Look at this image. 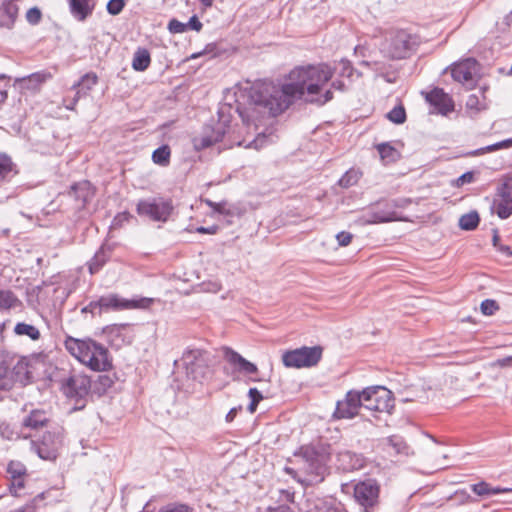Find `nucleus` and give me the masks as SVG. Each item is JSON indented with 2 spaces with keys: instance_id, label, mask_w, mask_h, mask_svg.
Returning <instances> with one entry per match:
<instances>
[{
  "instance_id": "nucleus-26",
  "label": "nucleus",
  "mask_w": 512,
  "mask_h": 512,
  "mask_svg": "<svg viewBox=\"0 0 512 512\" xmlns=\"http://www.w3.org/2000/svg\"><path fill=\"white\" fill-rule=\"evenodd\" d=\"M338 461L343 470H359L365 466V458L361 454L345 450L338 453Z\"/></svg>"
},
{
  "instance_id": "nucleus-25",
  "label": "nucleus",
  "mask_w": 512,
  "mask_h": 512,
  "mask_svg": "<svg viewBox=\"0 0 512 512\" xmlns=\"http://www.w3.org/2000/svg\"><path fill=\"white\" fill-rule=\"evenodd\" d=\"M128 325L127 324H112L108 325L103 329L104 335L108 340L117 346L124 343H130L131 339L127 336Z\"/></svg>"
},
{
  "instance_id": "nucleus-7",
  "label": "nucleus",
  "mask_w": 512,
  "mask_h": 512,
  "mask_svg": "<svg viewBox=\"0 0 512 512\" xmlns=\"http://www.w3.org/2000/svg\"><path fill=\"white\" fill-rule=\"evenodd\" d=\"M173 209L172 200L164 197L140 199L136 205V212L140 217L162 223L169 220Z\"/></svg>"
},
{
  "instance_id": "nucleus-37",
  "label": "nucleus",
  "mask_w": 512,
  "mask_h": 512,
  "mask_svg": "<svg viewBox=\"0 0 512 512\" xmlns=\"http://www.w3.org/2000/svg\"><path fill=\"white\" fill-rule=\"evenodd\" d=\"M51 77L49 72L40 71L30 74L27 77L22 78V82L25 83L27 88H36L37 86L44 83Z\"/></svg>"
},
{
  "instance_id": "nucleus-35",
  "label": "nucleus",
  "mask_w": 512,
  "mask_h": 512,
  "mask_svg": "<svg viewBox=\"0 0 512 512\" xmlns=\"http://www.w3.org/2000/svg\"><path fill=\"white\" fill-rule=\"evenodd\" d=\"M480 217L477 211H471L462 215L459 219V227L465 231H472L479 225Z\"/></svg>"
},
{
  "instance_id": "nucleus-58",
  "label": "nucleus",
  "mask_w": 512,
  "mask_h": 512,
  "mask_svg": "<svg viewBox=\"0 0 512 512\" xmlns=\"http://www.w3.org/2000/svg\"><path fill=\"white\" fill-rule=\"evenodd\" d=\"M340 64L342 66V69L340 71V75L343 76V77H348V78L351 77L352 74H353L354 69H353L350 61L342 60Z\"/></svg>"
},
{
  "instance_id": "nucleus-17",
  "label": "nucleus",
  "mask_w": 512,
  "mask_h": 512,
  "mask_svg": "<svg viewBox=\"0 0 512 512\" xmlns=\"http://www.w3.org/2000/svg\"><path fill=\"white\" fill-rule=\"evenodd\" d=\"M95 188L88 180H82L72 184L67 192L75 202L77 210H83L95 196Z\"/></svg>"
},
{
  "instance_id": "nucleus-32",
  "label": "nucleus",
  "mask_w": 512,
  "mask_h": 512,
  "mask_svg": "<svg viewBox=\"0 0 512 512\" xmlns=\"http://www.w3.org/2000/svg\"><path fill=\"white\" fill-rule=\"evenodd\" d=\"M114 379L108 374H100L97 378L92 381V390L97 395L101 396L112 387Z\"/></svg>"
},
{
  "instance_id": "nucleus-20",
  "label": "nucleus",
  "mask_w": 512,
  "mask_h": 512,
  "mask_svg": "<svg viewBox=\"0 0 512 512\" xmlns=\"http://www.w3.org/2000/svg\"><path fill=\"white\" fill-rule=\"evenodd\" d=\"M355 500L365 508L373 507L379 497V486L376 482H357L354 486Z\"/></svg>"
},
{
  "instance_id": "nucleus-41",
  "label": "nucleus",
  "mask_w": 512,
  "mask_h": 512,
  "mask_svg": "<svg viewBox=\"0 0 512 512\" xmlns=\"http://www.w3.org/2000/svg\"><path fill=\"white\" fill-rule=\"evenodd\" d=\"M203 202L212 209L213 213H217L220 215L229 216L232 214L231 210L228 209L227 202L221 201V202H214L210 199H204Z\"/></svg>"
},
{
  "instance_id": "nucleus-1",
  "label": "nucleus",
  "mask_w": 512,
  "mask_h": 512,
  "mask_svg": "<svg viewBox=\"0 0 512 512\" xmlns=\"http://www.w3.org/2000/svg\"><path fill=\"white\" fill-rule=\"evenodd\" d=\"M333 74L331 67L325 63L296 67L289 73V82L281 87L271 83L251 86L247 104L238 102L236 111L247 128L252 125L257 128L264 119L278 116L305 94L306 101L325 105L333 99V92L326 90L321 93V90Z\"/></svg>"
},
{
  "instance_id": "nucleus-45",
  "label": "nucleus",
  "mask_w": 512,
  "mask_h": 512,
  "mask_svg": "<svg viewBox=\"0 0 512 512\" xmlns=\"http://www.w3.org/2000/svg\"><path fill=\"white\" fill-rule=\"evenodd\" d=\"M480 309L484 315L491 316L500 309V306L497 301L493 299H485L481 302Z\"/></svg>"
},
{
  "instance_id": "nucleus-34",
  "label": "nucleus",
  "mask_w": 512,
  "mask_h": 512,
  "mask_svg": "<svg viewBox=\"0 0 512 512\" xmlns=\"http://www.w3.org/2000/svg\"><path fill=\"white\" fill-rule=\"evenodd\" d=\"M171 149L168 145H161L152 153V161L162 167L170 164Z\"/></svg>"
},
{
  "instance_id": "nucleus-8",
  "label": "nucleus",
  "mask_w": 512,
  "mask_h": 512,
  "mask_svg": "<svg viewBox=\"0 0 512 512\" xmlns=\"http://www.w3.org/2000/svg\"><path fill=\"white\" fill-rule=\"evenodd\" d=\"M182 362L188 379L202 382L210 377L207 352L201 349H187L182 355Z\"/></svg>"
},
{
  "instance_id": "nucleus-62",
  "label": "nucleus",
  "mask_w": 512,
  "mask_h": 512,
  "mask_svg": "<svg viewBox=\"0 0 512 512\" xmlns=\"http://www.w3.org/2000/svg\"><path fill=\"white\" fill-rule=\"evenodd\" d=\"M325 506L327 507V512H343L344 508L341 505V503H336L335 501H332L330 504L326 503Z\"/></svg>"
},
{
  "instance_id": "nucleus-53",
  "label": "nucleus",
  "mask_w": 512,
  "mask_h": 512,
  "mask_svg": "<svg viewBox=\"0 0 512 512\" xmlns=\"http://www.w3.org/2000/svg\"><path fill=\"white\" fill-rule=\"evenodd\" d=\"M26 482H10L9 491L15 497H23L26 493L25 490Z\"/></svg>"
},
{
  "instance_id": "nucleus-27",
  "label": "nucleus",
  "mask_w": 512,
  "mask_h": 512,
  "mask_svg": "<svg viewBox=\"0 0 512 512\" xmlns=\"http://www.w3.org/2000/svg\"><path fill=\"white\" fill-rule=\"evenodd\" d=\"M10 359V352L0 350V390H8L12 387Z\"/></svg>"
},
{
  "instance_id": "nucleus-63",
  "label": "nucleus",
  "mask_w": 512,
  "mask_h": 512,
  "mask_svg": "<svg viewBox=\"0 0 512 512\" xmlns=\"http://www.w3.org/2000/svg\"><path fill=\"white\" fill-rule=\"evenodd\" d=\"M196 231L201 234H215L218 231V226L213 225L210 227L200 226L196 228Z\"/></svg>"
},
{
  "instance_id": "nucleus-12",
  "label": "nucleus",
  "mask_w": 512,
  "mask_h": 512,
  "mask_svg": "<svg viewBox=\"0 0 512 512\" xmlns=\"http://www.w3.org/2000/svg\"><path fill=\"white\" fill-rule=\"evenodd\" d=\"M323 348L319 345L302 346L282 354L283 365L287 368H303L316 366L322 359Z\"/></svg>"
},
{
  "instance_id": "nucleus-60",
  "label": "nucleus",
  "mask_w": 512,
  "mask_h": 512,
  "mask_svg": "<svg viewBox=\"0 0 512 512\" xmlns=\"http://www.w3.org/2000/svg\"><path fill=\"white\" fill-rule=\"evenodd\" d=\"M280 493V500L287 501V502H294V495L295 493L293 491H290L288 489H282L279 491Z\"/></svg>"
},
{
  "instance_id": "nucleus-13",
  "label": "nucleus",
  "mask_w": 512,
  "mask_h": 512,
  "mask_svg": "<svg viewBox=\"0 0 512 512\" xmlns=\"http://www.w3.org/2000/svg\"><path fill=\"white\" fill-rule=\"evenodd\" d=\"M100 315L108 312L130 310L136 308H148L152 303V298L141 297L138 299H126L116 293H109L98 298Z\"/></svg>"
},
{
  "instance_id": "nucleus-10",
  "label": "nucleus",
  "mask_w": 512,
  "mask_h": 512,
  "mask_svg": "<svg viewBox=\"0 0 512 512\" xmlns=\"http://www.w3.org/2000/svg\"><path fill=\"white\" fill-rule=\"evenodd\" d=\"M491 210L502 220L512 215V173L503 174L499 178Z\"/></svg>"
},
{
  "instance_id": "nucleus-36",
  "label": "nucleus",
  "mask_w": 512,
  "mask_h": 512,
  "mask_svg": "<svg viewBox=\"0 0 512 512\" xmlns=\"http://www.w3.org/2000/svg\"><path fill=\"white\" fill-rule=\"evenodd\" d=\"M20 303L17 296L11 290L0 289V310H10Z\"/></svg>"
},
{
  "instance_id": "nucleus-55",
  "label": "nucleus",
  "mask_w": 512,
  "mask_h": 512,
  "mask_svg": "<svg viewBox=\"0 0 512 512\" xmlns=\"http://www.w3.org/2000/svg\"><path fill=\"white\" fill-rule=\"evenodd\" d=\"M353 235L347 231H341L336 235L338 245L341 247L348 246L352 241Z\"/></svg>"
},
{
  "instance_id": "nucleus-6",
  "label": "nucleus",
  "mask_w": 512,
  "mask_h": 512,
  "mask_svg": "<svg viewBox=\"0 0 512 512\" xmlns=\"http://www.w3.org/2000/svg\"><path fill=\"white\" fill-rule=\"evenodd\" d=\"M294 456L301 459L310 474L324 480L330 460L329 447L321 443L302 445L294 452Z\"/></svg>"
},
{
  "instance_id": "nucleus-19",
  "label": "nucleus",
  "mask_w": 512,
  "mask_h": 512,
  "mask_svg": "<svg viewBox=\"0 0 512 512\" xmlns=\"http://www.w3.org/2000/svg\"><path fill=\"white\" fill-rule=\"evenodd\" d=\"M425 99L438 114L446 116L454 110L452 98L442 88H433L426 93Z\"/></svg>"
},
{
  "instance_id": "nucleus-24",
  "label": "nucleus",
  "mask_w": 512,
  "mask_h": 512,
  "mask_svg": "<svg viewBox=\"0 0 512 512\" xmlns=\"http://www.w3.org/2000/svg\"><path fill=\"white\" fill-rule=\"evenodd\" d=\"M68 4L70 14L79 22L90 17L96 6L95 0H68Z\"/></svg>"
},
{
  "instance_id": "nucleus-44",
  "label": "nucleus",
  "mask_w": 512,
  "mask_h": 512,
  "mask_svg": "<svg viewBox=\"0 0 512 512\" xmlns=\"http://www.w3.org/2000/svg\"><path fill=\"white\" fill-rule=\"evenodd\" d=\"M0 436L6 440H16L22 437L21 431L15 432L6 422L0 423Z\"/></svg>"
},
{
  "instance_id": "nucleus-21",
  "label": "nucleus",
  "mask_w": 512,
  "mask_h": 512,
  "mask_svg": "<svg viewBox=\"0 0 512 512\" xmlns=\"http://www.w3.org/2000/svg\"><path fill=\"white\" fill-rule=\"evenodd\" d=\"M10 370H11V376H12V385L15 382H18L20 384H27L30 382L32 375L29 371V362L25 357H21L17 354L10 352Z\"/></svg>"
},
{
  "instance_id": "nucleus-22",
  "label": "nucleus",
  "mask_w": 512,
  "mask_h": 512,
  "mask_svg": "<svg viewBox=\"0 0 512 512\" xmlns=\"http://www.w3.org/2000/svg\"><path fill=\"white\" fill-rule=\"evenodd\" d=\"M223 357L238 372L245 374H256L258 372V368L254 363L248 361L230 347L223 348Z\"/></svg>"
},
{
  "instance_id": "nucleus-56",
  "label": "nucleus",
  "mask_w": 512,
  "mask_h": 512,
  "mask_svg": "<svg viewBox=\"0 0 512 512\" xmlns=\"http://www.w3.org/2000/svg\"><path fill=\"white\" fill-rule=\"evenodd\" d=\"M475 179V174L473 171H467L460 175L456 180L457 186H463L464 184L472 183Z\"/></svg>"
},
{
  "instance_id": "nucleus-38",
  "label": "nucleus",
  "mask_w": 512,
  "mask_h": 512,
  "mask_svg": "<svg viewBox=\"0 0 512 512\" xmlns=\"http://www.w3.org/2000/svg\"><path fill=\"white\" fill-rule=\"evenodd\" d=\"M7 472L11 475L12 480L21 478L26 475V466L20 461H10L7 465Z\"/></svg>"
},
{
  "instance_id": "nucleus-16",
  "label": "nucleus",
  "mask_w": 512,
  "mask_h": 512,
  "mask_svg": "<svg viewBox=\"0 0 512 512\" xmlns=\"http://www.w3.org/2000/svg\"><path fill=\"white\" fill-rule=\"evenodd\" d=\"M362 407L361 392L350 390L343 400L336 403L333 416L337 419H352L358 415L359 409Z\"/></svg>"
},
{
  "instance_id": "nucleus-47",
  "label": "nucleus",
  "mask_w": 512,
  "mask_h": 512,
  "mask_svg": "<svg viewBox=\"0 0 512 512\" xmlns=\"http://www.w3.org/2000/svg\"><path fill=\"white\" fill-rule=\"evenodd\" d=\"M125 0H109L106 9L110 15H119L125 7Z\"/></svg>"
},
{
  "instance_id": "nucleus-57",
  "label": "nucleus",
  "mask_w": 512,
  "mask_h": 512,
  "mask_svg": "<svg viewBox=\"0 0 512 512\" xmlns=\"http://www.w3.org/2000/svg\"><path fill=\"white\" fill-rule=\"evenodd\" d=\"M186 25H187V30L191 29V30H194L197 32H199L203 27L201 21L198 19V17L196 15H193L192 17H190V19L186 23Z\"/></svg>"
},
{
  "instance_id": "nucleus-52",
  "label": "nucleus",
  "mask_w": 512,
  "mask_h": 512,
  "mask_svg": "<svg viewBox=\"0 0 512 512\" xmlns=\"http://www.w3.org/2000/svg\"><path fill=\"white\" fill-rule=\"evenodd\" d=\"M357 177L352 172H346L338 181V184L343 188H348L357 182Z\"/></svg>"
},
{
  "instance_id": "nucleus-61",
  "label": "nucleus",
  "mask_w": 512,
  "mask_h": 512,
  "mask_svg": "<svg viewBox=\"0 0 512 512\" xmlns=\"http://www.w3.org/2000/svg\"><path fill=\"white\" fill-rule=\"evenodd\" d=\"M80 98L82 97L75 92V96L71 100L68 101L67 99H64L65 108L68 110H74Z\"/></svg>"
},
{
  "instance_id": "nucleus-3",
  "label": "nucleus",
  "mask_w": 512,
  "mask_h": 512,
  "mask_svg": "<svg viewBox=\"0 0 512 512\" xmlns=\"http://www.w3.org/2000/svg\"><path fill=\"white\" fill-rule=\"evenodd\" d=\"M409 203L410 200L404 198L381 199L369 205L358 218V222L362 225H371L402 221L404 218L398 209L406 207Z\"/></svg>"
},
{
  "instance_id": "nucleus-42",
  "label": "nucleus",
  "mask_w": 512,
  "mask_h": 512,
  "mask_svg": "<svg viewBox=\"0 0 512 512\" xmlns=\"http://www.w3.org/2000/svg\"><path fill=\"white\" fill-rule=\"evenodd\" d=\"M248 397L250 398V403L247 407V410L251 414H253L256 411L257 406L260 403V401L263 400V395L257 388L253 387V388L249 389Z\"/></svg>"
},
{
  "instance_id": "nucleus-15",
  "label": "nucleus",
  "mask_w": 512,
  "mask_h": 512,
  "mask_svg": "<svg viewBox=\"0 0 512 512\" xmlns=\"http://www.w3.org/2000/svg\"><path fill=\"white\" fill-rule=\"evenodd\" d=\"M50 421L46 411L41 409H33L25 415L21 421V435L22 438L27 439L33 436L32 432L39 431L42 428L49 429L54 426Z\"/></svg>"
},
{
  "instance_id": "nucleus-23",
  "label": "nucleus",
  "mask_w": 512,
  "mask_h": 512,
  "mask_svg": "<svg viewBox=\"0 0 512 512\" xmlns=\"http://www.w3.org/2000/svg\"><path fill=\"white\" fill-rule=\"evenodd\" d=\"M116 247L115 243L105 241L99 249L95 252L94 256L87 263L90 274L98 273L103 266L109 261L111 255Z\"/></svg>"
},
{
  "instance_id": "nucleus-30",
  "label": "nucleus",
  "mask_w": 512,
  "mask_h": 512,
  "mask_svg": "<svg viewBox=\"0 0 512 512\" xmlns=\"http://www.w3.org/2000/svg\"><path fill=\"white\" fill-rule=\"evenodd\" d=\"M97 82V75L94 72H89L84 74L77 82H75L71 89L75 90V92L81 97H85L97 84Z\"/></svg>"
},
{
  "instance_id": "nucleus-31",
  "label": "nucleus",
  "mask_w": 512,
  "mask_h": 512,
  "mask_svg": "<svg viewBox=\"0 0 512 512\" xmlns=\"http://www.w3.org/2000/svg\"><path fill=\"white\" fill-rule=\"evenodd\" d=\"M150 63L151 56L149 51L146 48L139 47L134 53L132 68L135 71L143 72L149 67Z\"/></svg>"
},
{
  "instance_id": "nucleus-48",
  "label": "nucleus",
  "mask_w": 512,
  "mask_h": 512,
  "mask_svg": "<svg viewBox=\"0 0 512 512\" xmlns=\"http://www.w3.org/2000/svg\"><path fill=\"white\" fill-rule=\"evenodd\" d=\"M26 20L31 25H37L42 19V12L38 7H32L26 12Z\"/></svg>"
},
{
  "instance_id": "nucleus-43",
  "label": "nucleus",
  "mask_w": 512,
  "mask_h": 512,
  "mask_svg": "<svg viewBox=\"0 0 512 512\" xmlns=\"http://www.w3.org/2000/svg\"><path fill=\"white\" fill-rule=\"evenodd\" d=\"M387 445L394 449V451L399 453H404L407 449V445L402 437L393 435L387 438Z\"/></svg>"
},
{
  "instance_id": "nucleus-2",
  "label": "nucleus",
  "mask_w": 512,
  "mask_h": 512,
  "mask_svg": "<svg viewBox=\"0 0 512 512\" xmlns=\"http://www.w3.org/2000/svg\"><path fill=\"white\" fill-rule=\"evenodd\" d=\"M64 345L73 357L91 370L107 371L112 366L107 348L90 338L81 340L68 336Z\"/></svg>"
},
{
  "instance_id": "nucleus-51",
  "label": "nucleus",
  "mask_w": 512,
  "mask_h": 512,
  "mask_svg": "<svg viewBox=\"0 0 512 512\" xmlns=\"http://www.w3.org/2000/svg\"><path fill=\"white\" fill-rule=\"evenodd\" d=\"M131 218H132V215L128 211L120 212V213L116 214V216L113 218L112 226L114 228H120L125 223L129 222Z\"/></svg>"
},
{
  "instance_id": "nucleus-11",
  "label": "nucleus",
  "mask_w": 512,
  "mask_h": 512,
  "mask_svg": "<svg viewBox=\"0 0 512 512\" xmlns=\"http://www.w3.org/2000/svg\"><path fill=\"white\" fill-rule=\"evenodd\" d=\"M361 392L363 408L374 412L391 413L394 408L392 392L384 386H369Z\"/></svg>"
},
{
  "instance_id": "nucleus-40",
  "label": "nucleus",
  "mask_w": 512,
  "mask_h": 512,
  "mask_svg": "<svg viewBox=\"0 0 512 512\" xmlns=\"http://www.w3.org/2000/svg\"><path fill=\"white\" fill-rule=\"evenodd\" d=\"M377 150L383 160L395 161L398 157L397 150L389 143H381L377 145Z\"/></svg>"
},
{
  "instance_id": "nucleus-29",
  "label": "nucleus",
  "mask_w": 512,
  "mask_h": 512,
  "mask_svg": "<svg viewBox=\"0 0 512 512\" xmlns=\"http://www.w3.org/2000/svg\"><path fill=\"white\" fill-rule=\"evenodd\" d=\"M471 487L475 494L484 498L500 493L512 492V487L493 486L489 482H476Z\"/></svg>"
},
{
  "instance_id": "nucleus-5",
  "label": "nucleus",
  "mask_w": 512,
  "mask_h": 512,
  "mask_svg": "<svg viewBox=\"0 0 512 512\" xmlns=\"http://www.w3.org/2000/svg\"><path fill=\"white\" fill-rule=\"evenodd\" d=\"M63 439L64 428L55 424L45 430L38 438L32 439L30 441V449L42 460L55 461L59 456Z\"/></svg>"
},
{
  "instance_id": "nucleus-49",
  "label": "nucleus",
  "mask_w": 512,
  "mask_h": 512,
  "mask_svg": "<svg viewBox=\"0 0 512 512\" xmlns=\"http://www.w3.org/2000/svg\"><path fill=\"white\" fill-rule=\"evenodd\" d=\"M159 512H194V510L186 504L171 503L162 507Z\"/></svg>"
},
{
  "instance_id": "nucleus-28",
  "label": "nucleus",
  "mask_w": 512,
  "mask_h": 512,
  "mask_svg": "<svg viewBox=\"0 0 512 512\" xmlns=\"http://www.w3.org/2000/svg\"><path fill=\"white\" fill-rule=\"evenodd\" d=\"M18 173L12 158L6 153H0V184L10 182Z\"/></svg>"
},
{
  "instance_id": "nucleus-54",
  "label": "nucleus",
  "mask_w": 512,
  "mask_h": 512,
  "mask_svg": "<svg viewBox=\"0 0 512 512\" xmlns=\"http://www.w3.org/2000/svg\"><path fill=\"white\" fill-rule=\"evenodd\" d=\"M81 313H90L92 316L100 315L99 301L92 300L86 306L81 309Z\"/></svg>"
},
{
  "instance_id": "nucleus-9",
  "label": "nucleus",
  "mask_w": 512,
  "mask_h": 512,
  "mask_svg": "<svg viewBox=\"0 0 512 512\" xmlns=\"http://www.w3.org/2000/svg\"><path fill=\"white\" fill-rule=\"evenodd\" d=\"M60 390L67 398L74 400L76 403L85 402L86 397L92 390V380L85 374L73 371L60 380ZM84 406L85 403H82L79 409Z\"/></svg>"
},
{
  "instance_id": "nucleus-4",
  "label": "nucleus",
  "mask_w": 512,
  "mask_h": 512,
  "mask_svg": "<svg viewBox=\"0 0 512 512\" xmlns=\"http://www.w3.org/2000/svg\"><path fill=\"white\" fill-rule=\"evenodd\" d=\"M230 107H221L218 111V120L211 121L203 126L199 135L193 137L192 144L196 151H201L222 141L229 130L231 117Z\"/></svg>"
},
{
  "instance_id": "nucleus-59",
  "label": "nucleus",
  "mask_w": 512,
  "mask_h": 512,
  "mask_svg": "<svg viewBox=\"0 0 512 512\" xmlns=\"http://www.w3.org/2000/svg\"><path fill=\"white\" fill-rule=\"evenodd\" d=\"M492 365L494 367H499V368L510 367V366H512V356L499 358V359L495 360Z\"/></svg>"
},
{
  "instance_id": "nucleus-46",
  "label": "nucleus",
  "mask_w": 512,
  "mask_h": 512,
  "mask_svg": "<svg viewBox=\"0 0 512 512\" xmlns=\"http://www.w3.org/2000/svg\"><path fill=\"white\" fill-rule=\"evenodd\" d=\"M503 149L502 141L496 142L494 144L488 145L486 147H482L473 151L466 153L467 156H479L488 152H494L497 150Z\"/></svg>"
},
{
  "instance_id": "nucleus-50",
  "label": "nucleus",
  "mask_w": 512,
  "mask_h": 512,
  "mask_svg": "<svg viewBox=\"0 0 512 512\" xmlns=\"http://www.w3.org/2000/svg\"><path fill=\"white\" fill-rule=\"evenodd\" d=\"M168 30L172 34H181L187 31L186 23L173 18L168 23Z\"/></svg>"
},
{
  "instance_id": "nucleus-39",
  "label": "nucleus",
  "mask_w": 512,
  "mask_h": 512,
  "mask_svg": "<svg viewBox=\"0 0 512 512\" xmlns=\"http://www.w3.org/2000/svg\"><path fill=\"white\" fill-rule=\"evenodd\" d=\"M387 118L394 124H403L406 121V111L402 104L395 106L387 113Z\"/></svg>"
},
{
  "instance_id": "nucleus-18",
  "label": "nucleus",
  "mask_w": 512,
  "mask_h": 512,
  "mask_svg": "<svg viewBox=\"0 0 512 512\" xmlns=\"http://www.w3.org/2000/svg\"><path fill=\"white\" fill-rule=\"evenodd\" d=\"M476 66V60L471 58L455 63L451 68V76L455 81L462 83L468 89H473L476 85L474 79Z\"/></svg>"
},
{
  "instance_id": "nucleus-14",
  "label": "nucleus",
  "mask_w": 512,
  "mask_h": 512,
  "mask_svg": "<svg viewBox=\"0 0 512 512\" xmlns=\"http://www.w3.org/2000/svg\"><path fill=\"white\" fill-rule=\"evenodd\" d=\"M412 47V36L405 30H398L387 40L384 50L391 59H404L409 56Z\"/></svg>"
},
{
  "instance_id": "nucleus-33",
  "label": "nucleus",
  "mask_w": 512,
  "mask_h": 512,
  "mask_svg": "<svg viewBox=\"0 0 512 512\" xmlns=\"http://www.w3.org/2000/svg\"><path fill=\"white\" fill-rule=\"evenodd\" d=\"M14 333L19 336H27L33 341H36L40 338L41 334L39 329L25 322H19L14 327Z\"/></svg>"
},
{
  "instance_id": "nucleus-64",
  "label": "nucleus",
  "mask_w": 512,
  "mask_h": 512,
  "mask_svg": "<svg viewBox=\"0 0 512 512\" xmlns=\"http://www.w3.org/2000/svg\"><path fill=\"white\" fill-rule=\"evenodd\" d=\"M267 512H294L289 506L280 505L276 508H270Z\"/></svg>"
}]
</instances>
